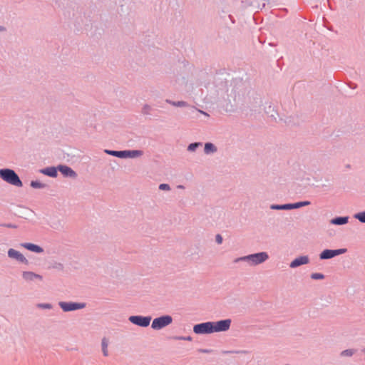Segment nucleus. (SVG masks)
<instances>
[{
  "label": "nucleus",
  "mask_w": 365,
  "mask_h": 365,
  "mask_svg": "<svg viewBox=\"0 0 365 365\" xmlns=\"http://www.w3.org/2000/svg\"><path fill=\"white\" fill-rule=\"evenodd\" d=\"M269 259V255L266 252H261L255 254L242 256L235 259L234 262H245L250 266H257Z\"/></svg>",
  "instance_id": "1"
},
{
  "label": "nucleus",
  "mask_w": 365,
  "mask_h": 365,
  "mask_svg": "<svg viewBox=\"0 0 365 365\" xmlns=\"http://www.w3.org/2000/svg\"><path fill=\"white\" fill-rule=\"evenodd\" d=\"M0 178L6 182L21 187L23 186L22 181L16 172L10 168L0 169Z\"/></svg>",
  "instance_id": "2"
},
{
  "label": "nucleus",
  "mask_w": 365,
  "mask_h": 365,
  "mask_svg": "<svg viewBox=\"0 0 365 365\" xmlns=\"http://www.w3.org/2000/svg\"><path fill=\"white\" fill-rule=\"evenodd\" d=\"M105 153L119 158H135L143 155V152L140 150H105Z\"/></svg>",
  "instance_id": "3"
},
{
  "label": "nucleus",
  "mask_w": 365,
  "mask_h": 365,
  "mask_svg": "<svg viewBox=\"0 0 365 365\" xmlns=\"http://www.w3.org/2000/svg\"><path fill=\"white\" fill-rule=\"evenodd\" d=\"M173 322V318L170 315H163L160 317L153 319L151 327L155 330H160L169 324Z\"/></svg>",
  "instance_id": "4"
},
{
  "label": "nucleus",
  "mask_w": 365,
  "mask_h": 365,
  "mask_svg": "<svg viewBox=\"0 0 365 365\" xmlns=\"http://www.w3.org/2000/svg\"><path fill=\"white\" fill-rule=\"evenodd\" d=\"M58 306L63 312H68L83 309L86 307V304L83 302H59Z\"/></svg>",
  "instance_id": "5"
},
{
  "label": "nucleus",
  "mask_w": 365,
  "mask_h": 365,
  "mask_svg": "<svg viewBox=\"0 0 365 365\" xmlns=\"http://www.w3.org/2000/svg\"><path fill=\"white\" fill-rule=\"evenodd\" d=\"M212 322L197 324L193 327V331L197 334H206L214 333Z\"/></svg>",
  "instance_id": "6"
},
{
  "label": "nucleus",
  "mask_w": 365,
  "mask_h": 365,
  "mask_svg": "<svg viewBox=\"0 0 365 365\" xmlns=\"http://www.w3.org/2000/svg\"><path fill=\"white\" fill-rule=\"evenodd\" d=\"M128 319L135 325L140 327H147L149 326L152 318L150 316L133 315L130 316Z\"/></svg>",
  "instance_id": "7"
},
{
  "label": "nucleus",
  "mask_w": 365,
  "mask_h": 365,
  "mask_svg": "<svg viewBox=\"0 0 365 365\" xmlns=\"http://www.w3.org/2000/svg\"><path fill=\"white\" fill-rule=\"evenodd\" d=\"M232 320L230 319H226L220 320L217 322H212L213 331L214 332H222L230 329L231 326Z\"/></svg>",
  "instance_id": "8"
},
{
  "label": "nucleus",
  "mask_w": 365,
  "mask_h": 365,
  "mask_svg": "<svg viewBox=\"0 0 365 365\" xmlns=\"http://www.w3.org/2000/svg\"><path fill=\"white\" fill-rule=\"evenodd\" d=\"M346 252V249L341 248L337 250H324L319 254L320 259H329L336 256L342 255Z\"/></svg>",
  "instance_id": "9"
},
{
  "label": "nucleus",
  "mask_w": 365,
  "mask_h": 365,
  "mask_svg": "<svg viewBox=\"0 0 365 365\" xmlns=\"http://www.w3.org/2000/svg\"><path fill=\"white\" fill-rule=\"evenodd\" d=\"M8 257L11 259H15L17 262L28 265L29 264V260L21 254L19 251H17L13 248H10L8 250Z\"/></svg>",
  "instance_id": "10"
},
{
  "label": "nucleus",
  "mask_w": 365,
  "mask_h": 365,
  "mask_svg": "<svg viewBox=\"0 0 365 365\" xmlns=\"http://www.w3.org/2000/svg\"><path fill=\"white\" fill-rule=\"evenodd\" d=\"M22 278L27 282H33L36 279L42 280L43 277L31 271H24L22 272Z\"/></svg>",
  "instance_id": "11"
},
{
  "label": "nucleus",
  "mask_w": 365,
  "mask_h": 365,
  "mask_svg": "<svg viewBox=\"0 0 365 365\" xmlns=\"http://www.w3.org/2000/svg\"><path fill=\"white\" fill-rule=\"evenodd\" d=\"M309 262V257L307 255L300 256L295 258L289 264L291 268H296L303 264H307Z\"/></svg>",
  "instance_id": "12"
},
{
  "label": "nucleus",
  "mask_w": 365,
  "mask_h": 365,
  "mask_svg": "<svg viewBox=\"0 0 365 365\" xmlns=\"http://www.w3.org/2000/svg\"><path fill=\"white\" fill-rule=\"evenodd\" d=\"M58 170L66 177L75 178L76 176V172L67 165H58Z\"/></svg>",
  "instance_id": "13"
},
{
  "label": "nucleus",
  "mask_w": 365,
  "mask_h": 365,
  "mask_svg": "<svg viewBox=\"0 0 365 365\" xmlns=\"http://www.w3.org/2000/svg\"><path fill=\"white\" fill-rule=\"evenodd\" d=\"M21 246L29 251H31V252H34L36 253H41L43 252V249L41 247H40L37 245L33 244V243L25 242V243L21 244Z\"/></svg>",
  "instance_id": "14"
},
{
  "label": "nucleus",
  "mask_w": 365,
  "mask_h": 365,
  "mask_svg": "<svg viewBox=\"0 0 365 365\" xmlns=\"http://www.w3.org/2000/svg\"><path fill=\"white\" fill-rule=\"evenodd\" d=\"M40 173L51 178H56L58 175L57 168L55 167H47L41 169L40 170Z\"/></svg>",
  "instance_id": "15"
},
{
  "label": "nucleus",
  "mask_w": 365,
  "mask_h": 365,
  "mask_svg": "<svg viewBox=\"0 0 365 365\" xmlns=\"http://www.w3.org/2000/svg\"><path fill=\"white\" fill-rule=\"evenodd\" d=\"M349 217H336L331 220L330 223L335 225H344L348 223Z\"/></svg>",
  "instance_id": "16"
},
{
  "label": "nucleus",
  "mask_w": 365,
  "mask_h": 365,
  "mask_svg": "<svg viewBox=\"0 0 365 365\" xmlns=\"http://www.w3.org/2000/svg\"><path fill=\"white\" fill-rule=\"evenodd\" d=\"M270 209L277 210H292V203L283 204V205H272Z\"/></svg>",
  "instance_id": "17"
},
{
  "label": "nucleus",
  "mask_w": 365,
  "mask_h": 365,
  "mask_svg": "<svg viewBox=\"0 0 365 365\" xmlns=\"http://www.w3.org/2000/svg\"><path fill=\"white\" fill-rule=\"evenodd\" d=\"M204 151L205 154L213 153L217 151V148L212 143H206L205 144Z\"/></svg>",
  "instance_id": "18"
},
{
  "label": "nucleus",
  "mask_w": 365,
  "mask_h": 365,
  "mask_svg": "<svg viewBox=\"0 0 365 365\" xmlns=\"http://www.w3.org/2000/svg\"><path fill=\"white\" fill-rule=\"evenodd\" d=\"M108 341L106 338H103L101 340V347H102V352L104 356H108Z\"/></svg>",
  "instance_id": "19"
},
{
  "label": "nucleus",
  "mask_w": 365,
  "mask_h": 365,
  "mask_svg": "<svg viewBox=\"0 0 365 365\" xmlns=\"http://www.w3.org/2000/svg\"><path fill=\"white\" fill-rule=\"evenodd\" d=\"M165 102L176 107H186L188 106V103L183 101H173L171 100L166 99Z\"/></svg>",
  "instance_id": "20"
},
{
  "label": "nucleus",
  "mask_w": 365,
  "mask_h": 365,
  "mask_svg": "<svg viewBox=\"0 0 365 365\" xmlns=\"http://www.w3.org/2000/svg\"><path fill=\"white\" fill-rule=\"evenodd\" d=\"M31 186L35 189H43L46 187V185L38 180H32L31 182Z\"/></svg>",
  "instance_id": "21"
},
{
  "label": "nucleus",
  "mask_w": 365,
  "mask_h": 365,
  "mask_svg": "<svg viewBox=\"0 0 365 365\" xmlns=\"http://www.w3.org/2000/svg\"><path fill=\"white\" fill-rule=\"evenodd\" d=\"M356 350L354 349H346L340 353V356L350 357L352 356L356 353Z\"/></svg>",
  "instance_id": "22"
},
{
  "label": "nucleus",
  "mask_w": 365,
  "mask_h": 365,
  "mask_svg": "<svg viewBox=\"0 0 365 365\" xmlns=\"http://www.w3.org/2000/svg\"><path fill=\"white\" fill-rule=\"evenodd\" d=\"M311 202L309 201H301L295 203H292V209H297L304 206L309 205Z\"/></svg>",
  "instance_id": "23"
},
{
  "label": "nucleus",
  "mask_w": 365,
  "mask_h": 365,
  "mask_svg": "<svg viewBox=\"0 0 365 365\" xmlns=\"http://www.w3.org/2000/svg\"><path fill=\"white\" fill-rule=\"evenodd\" d=\"M202 145V143H200V142H195V143H190L187 147V150L190 151V152H194L196 150V149L197 148H199Z\"/></svg>",
  "instance_id": "24"
},
{
  "label": "nucleus",
  "mask_w": 365,
  "mask_h": 365,
  "mask_svg": "<svg viewBox=\"0 0 365 365\" xmlns=\"http://www.w3.org/2000/svg\"><path fill=\"white\" fill-rule=\"evenodd\" d=\"M354 217L358 220L361 223H365V211L356 213Z\"/></svg>",
  "instance_id": "25"
},
{
  "label": "nucleus",
  "mask_w": 365,
  "mask_h": 365,
  "mask_svg": "<svg viewBox=\"0 0 365 365\" xmlns=\"http://www.w3.org/2000/svg\"><path fill=\"white\" fill-rule=\"evenodd\" d=\"M311 278L312 279H323L324 278V275L322 273H312L311 274Z\"/></svg>",
  "instance_id": "26"
},
{
  "label": "nucleus",
  "mask_w": 365,
  "mask_h": 365,
  "mask_svg": "<svg viewBox=\"0 0 365 365\" xmlns=\"http://www.w3.org/2000/svg\"><path fill=\"white\" fill-rule=\"evenodd\" d=\"M150 110H151V107L148 104L144 105L142 108V113L145 115L150 114Z\"/></svg>",
  "instance_id": "27"
},
{
  "label": "nucleus",
  "mask_w": 365,
  "mask_h": 365,
  "mask_svg": "<svg viewBox=\"0 0 365 365\" xmlns=\"http://www.w3.org/2000/svg\"><path fill=\"white\" fill-rule=\"evenodd\" d=\"M38 307L41 309H51L52 308L51 304L49 303H41L38 304Z\"/></svg>",
  "instance_id": "28"
},
{
  "label": "nucleus",
  "mask_w": 365,
  "mask_h": 365,
  "mask_svg": "<svg viewBox=\"0 0 365 365\" xmlns=\"http://www.w3.org/2000/svg\"><path fill=\"white\" fill-rule=\"evenodd\" d=\"M159 189L161 190L169 191L170 190V186L168 184L162 183L159 185Z\"/></svg>",
  "instance_id": "29"
},
{
  "label": "nucleus",
  "mask_w": 365,
  "mask_h": 365,
  "mask_svg": "<svg viewBox=\"0 0 365 365\" xmlns=\"http://www.w3.org/2000/svg\"><path fill=\"white\" fill-rule=\"evenodd\" d=\"M0 226L7 227V228H16L17 227V226L16 225L11 224V223H3V224H0Z\"/></svg>",
  "instance_id": "30"
},
{
  "label": "nucleus",
  "mask_w": 365,
  "mask_h": 365,
  "mask_svg": "<svg viewBox=\"0 0 365 365\" xmlns=\"http://www.w3.org/2000/svg\"><path fill=\"white\" fill-rule=\"evenodd\" d=\"M53 267L54 269H56L58 270H63V264L60 263V262H56L53 265Z\"/></svg>",
  "instance_id": "31"
},
{
  "label": "nucleus",
  "mask_w": 365,
  "mask_h": 365,
  "mask_svg": "<svg viewBox=\"0 0 365 365\" xmlns=\"http://www.w3.org/2000/svg\"><path fill=\"white\" fill-rule=\"evenodd\" d=\"M178 340L192 341V338L190 336H178L176 337Z\"/></svg>",
  "instance_id": "32"
},
{
  "label": "nucleus",
  "mask_w": 365,
  "mask_h": 365,
  "mask_svg": "<svg viewBox=\"0 0 365 365\" xmlns=\"http://www.w3.org/2000/svg\"><path fill=\"white\" fill-rule=\"evenodd\" d=\"M215 240L218 245H220L222 242V237L220 234H217L215 237Z\"/></svg>",
  "instance_id": "33"
},
{
  "label": "nucleus",
  "mask_w": 365,
  "mask_h": 365,
  "mask_svg": "<svg viewBox=\"0 0 365 365\" xmlns=\"http://www.w3.org/2000/svg\"><path fill=\"white\" fill-rule=\"evenodd\" d=\"M197 111H198V112H200V113H202V114H203V115H206V116H209V115H208L206 112H205V111H203V110H201L197 109Z\"/></svg>",
  "instance_id": "34"
},
{
  "label": "nucleus",
  "mask_w": 365,
  "mask_h": 365,
  "mask_svg": "<svg viewBox=\"0 0 365 365\" xmlns=\"http://www.w3.org/2000/svg\"><path fill=\"white\" fill-rule=\"evenodd\" d=\"M200 351L202 352V353H210V350H209V349H201Z\"/></svg>",
  "instance_id": "35"
},
{
  "label": "nucleus",
  "mask_w": 365,
  "mask_h": 365,
  "mask_svg": "<svg viewBox=\"0 0 365 365\" xmlns=\"http://www.w3.org/2000/svg\"><path fill=\"white\" fill-rule=\"evenodd\" d=\"M178 187V189H184V188H185V187H184L183 185H178V187Z\"/></svg>",
  "instance_id": "36"
},
{
  "label": "nucleus",
  "mask_w": 365,
  "mask_h": 365,
  "mask_svg": "<svg viewBox=\"0 0 365 365\" xmlns=\"http://www.w3.org/2000/svg\"><path fill=\"white\" fill-rule=\"evenodd\" d=\"M4 27L2 26H0V31H4Z\"/></svg>",
  "instance_id": "37"
},
{
  "label": "nucleus",
  "mask_w": 365,
  "mask_h": 365,
  "mask_svg": "<svg viewBox=\"0 0 365 365\" xmlns=\"http://www.w3.org/2000/svg\"><path fill=\"white\" fill-rule=\"evenodd\" d=\"M346 168H350V165H346Z\"/></svg>",
  "instance_id": "38"
},
{
  "label": "nucleus",
  "mask_w": 365,
  "mask_h": 365,
  "mask_svg": "<svg viewBox=\"0 0 365 365\" xmlns=\"http://www.w3.org/2000/svg\"><path fill=\"white\" fill-rule=\"evenodd\" d=\"M363 352L365 354V348L363 349Z\"/></svg>",
  "instance_id": "39"
}]
</instances>
